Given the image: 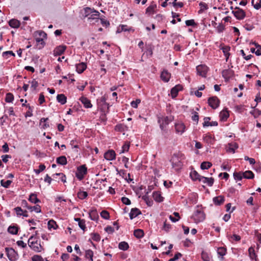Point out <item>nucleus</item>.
Here are the masks:
<instances>
[{"instance_id":"b1692460","label":"nucleus","mask_w":261,"mask_h":261,"mask_svg":"<svg viewBox=\"0 0 261 261\" xmlns=\"http://www.w3.org/2000/svg\"><path fill=\"white\" fill-rule=\"evenodd\" d=\"M20 23L19 21L16 19H12L9 21V25L13 28H18L20 26Z\"/></svg>"},{"instance_id":"a19ab883","label":"nucleus","mask_w":261,"mask_h":261,"mask_svg":"<svg viewBox=\"0 0 261 261\" xmlns=\"http://www.w3.org/2000/svg\"><path fill=\"white\" fill-rule=\"evenodd\" d=\"M85 256L86 258L89 259L90 261H93V252L91 250L88 249L86 250Z\"/></svg>"},{"instance_id":"4d7b16f0","label":"nucleus","mask_w":261,"mask_h":261,"mask_svg":"<svg viewBox=\"0 0 261 261\" xmlns=\"http://www.w3.org/2000/svg\"><path fill=\"white\" fill-rule=\"evenodd\" d=\"M185 23L187 26H197V23L195 22L194 19L187 20L186 21Z\"/></svg>"},{"instance_id":"69168bd1","label":"nucleus","mask_w":261,"mask_h":261,"mask_svg":"<svg viewBox=\"0 0 261 261\" xmlns=\"http://www.w3.org/2000/svg\"><path fill=\"white\" fill-rule=\"evenodd\" d=\"M30 83H31V88H33L34 90H35L36 88L38 86V82L36 81L35 79H34L32 81H29Z\"/></svg>"},{"instance_id":"0eeeda50","label":"nucleus","mask_w":261,"mask_h":261,"mask_svg":"<svg viewBox=\"0 0 261 261\" xmlns=\"http://www.w3.org/2000/svg\"><path fill=\"white\" fill-rule=\"evenodd\" d=\"M235 9H237V10L232 11V13L234 15V16L236 17L237 19H243L246 16L245 12L243 10L240 9L239 7H236Z\"/></svg>"},{"instance_id":"e2e57ef3","label":"nucleus","mask_w":261,"mask_h":261,"mask_svg":"<svg viewBox=\"0 0 261 261\" xmlns=\"http://www.w3.org/2000/svg\"><path fill=\"white\" fill-rule=\"evenodd\" d=\"M141 102L140 99H137L136 100H133L131 102V106L134 108H137L138 104Z\"/></svg>"},{"instance_id":"ddd939ff","label":"nucleus","mask_w":261,"mask_h":261,"mask_svg":"<svg viewBox=\"0 0 261 261\" xmlns=\"http://www.w3.org/2000/svg\"><path fill=\"white\" fill-rule=\"evenodd\" d=\"M171 77V74L169 73L167 70L164 69L161 74V78L164 82H168Z\"/></svg>"},{"instance_id":"423d86ee","label":"nucleus","mask_w":261,"mask_h":261,"mask_svg":"<svg viewBox=\"0 0 261 261\" xmlns=\"http://www.w3.org/2000/svg\"><path fill=\"white\" fill-rule=\"evenodd\" d=\"M220 100L217 96H212L208 99V105L213 109L217 108L220 105Z\"/></svg>"},{"instance_id":"7ed1b4c3","label":"nucleus","mask_w":261,"mask_h":261,"mask_svg":"<svg viewBox=\"0 0 261 261\" xmlns=\"http://www.w3.org/2000/svg\"><path fill=\"white\" fill-rule=\"evenodd\" d=\"M5 251L10 261H16L18 258L17 252L13 248H6Z\"/></svg>"},{"instance_id":"58836bf2","label":"nucleus","mask_w":261,"mask_h":261,"mask_svg":"<svg viewBox=\"0 0 261 261\" xmlns=\"http://www.w3.org/2000/svg\"><path fill=\"white\" fill-rule=\"evenodd\" d=\"M212 166V164L209 162H203L200 165V168L202 170L208 169Z\"/></svg>"},{"instance_id":"39448f33","label":"nucleus","mask_w":261,"mask_h":261,"mask_svg":"<svg viewBox=\"0 0 261 261\" xmlns=\"http://www.w3.org/2000/svg\"><path fill=\"white\" fill-rule=\"evenodd\" d=\"M172 120L171 117L166 116L164 118H159L158 122L160 123V127L163 132H165L166 129L164 128L168 125L170 121Z\"/></svg>"},{"instance_id":"ea45409f","label":"nucleus","mask_w":261,"mask_h":261,"mask_svg":"<svg viewBox=\"0 0 261 261\" xmlns=\"http://www.w3.org/2000/svg\"><path fill=\"white\" fill-rule=\"evenodd\" d=\"M221 49L224 53V56L226 57V60L227 61L230 55L229 51L230 50V48L229 46H226L223 47Z\"/></svg>"},{"instance_id":"3c124183","label":"nucleus","mask_w":261,"mask_h":261,"mask_svg":"<svg viewBox=\"0 0 261 261\" xmlns=\"http://www.w3.org/2000/svg\"><path fill=\"white\" fill-rule=\"evenodd\" d=\"M199 5L200 7V9L198 11L199 13H202L205 10H207L208 9V6H207V4L203 2H200L199 3Z\"/></svg>"},{"instance_id":"09e8293b","label":"nucleus","mask_w":261,"mask_h":261,"mask_svg":"<svg viewBox=\"0 0 261 261\" xmlns=\"http://www.w3.org/2000/svg\"><path fill=\"white\" fill-rule=\"evenodd\" d=\"M14 100V96L11 93H7L5 97V101L7 102H12Z\"/></svg>"},{"instance_id":"13d9d810","label":"nucleus","mask_w":261,"mask_h":261,"mask_svg":"<svg viewBox=\"0 0 261 261\" xmlns=\"http://www.w3.org/2000/svg\"><path fill=\"white\" fill-rule=\"evenodd\" d=\"M92 239L96 241V242H99L100 240V235L97 233H91Z\"/></svg>"},{"instance_id":"de8ad7c7","label":"nucleus","mask_w":261,"mask_h":261,"mask_svg":"<svg viewBox=\"0 0 261 261\" xmlns=\"http://www.w3.org/2000/svg\"><path fill=\"white\" fill-rule=\"evenodd\" d=\"M61 176L60 177V179H61V180L64 183L66 181V175L63 174V173H56V174H54L53 175V177L54 178L55 177V176Z\"/></svg>"},{"instance_id":"6e6d98bb","label":"nucleus","mask_w":261,"mask_h":261,"mask_svg":"<svg viewBox=\"0 0 261 261\" xmlns=\"http://www.w3.org/2000/svg\"><path fill=\"white\" fill-rule=\"evenodd\" d=\"M45 169V166L44 164H40L39 166V169H34V172L37 174H39L41 172L43 171Z\"/></svg>"},{"instance_id":"37998d69","label":"nucleus","mask_w":261,"mask_h":261,"mask_svg":"<svg viewBox=\"0 0 261 261\" xmlns=\"http://www.w3.org/2000/svg\"><path fill=\"white\" fill-rule=\"evenodd\" d=\"M8 231L11 234H16L18 232V228L15 226H10L8 228Z\"/></svg>"},{"instance_id":"5fc2aeb1","label":"nucleus","mask_w":261,"mask_h":261,"mask_svg":"<svg viewBox=\"0 0 261 261\" xmlns=\"http://www.w3.org/2000/svg\"><path fill=\"white\" fill-rule=\"evenodd\" d=\"M94 9H91L90 7H86L84 9L85 17H87L89 15H90L92 13V11Z\"/></svg>"},{"instance_id":"f3484780","label":"nucleus","mask_w":261,"mask_h":261,"mask_svg":"<svg viewBox=\"0 0 261 261\" xmlns=\"http://www.w3.org/2000/svg\"><path fill=\"white\" fill-rule=\"evenodd\" d=\"M89 217L91 220L97 221L99 218V216L96 209H92L89 212Z\"/></svg>"},{"instance_id":"c03bdc74","label":"nucleus","mask_w":261,"mask_h":261,"mask_svg":"<svg viewBox=\"0 0 261 261\" xmlns=\"http://www.w3.org/2000/svg\"><path fill=\"white\" fill-rule=\"evenodd\" d=\"M233 176L234 179L236 180H241L242 179L243 176V172H234L233 174Z\"/></svg>"},{"instance_id":"393cba45","label":"nucleus","mask_w":261,"mask_h":261,"mask_svg":"<svg viewBox=\"0 0 261 261\" xmlns=\"http://www.w3.org/2000/svg\"><path fill=\"white\" fill-rule=\"evenodd\" d=\"M57 100L61 105H64L67 102V97L63 94H58Z\"/></svg>"},{"instance_id":"72a5a7b5","label":"nucleus","mask_w":261,"mask_h":261,"mask_svg":"<svg viewBox=\"0 0 261 261\" xmlns=\"http://www.w3.org/2000/svg\"><path fill=\"white\" fill-rule=\"evenodd\" d=\"M36 41L37 43V45L38 46V48L39 49H41L44 47V46L45 45V42L43 41V38H36Z\"/></svg>"},{"instance_id":"052dcab7","label":"nucleus","mask_w":261,"mask_h":261,"mask_svg":"<svg viewBox=\"0 0 261 261\" xmlns=\"http://www.w3.org/2000/svg\"><path fill=\"white\" fill-rule=\"evenodd\" d=\"M201 258L203 261H210V258L207 253L202 251L201 253Z\"/></svg>"},{"instance_id":"c85d7f7f","label":"nucleus","mask_w":261,"mask_h":261,"mask_svg":"<svg viewBox=\"0 0 261 261\" xmlns=\"http://www.w3.org/2000/svg\"><path fill=\"white\" fill-rule=\"evenodd\" d=\"M248 252L249 256L251 259H254L255 261H258L257 255H256L254 249L252 247L249 248Z\"/></svg>"},{"instance_id":"c9c22d12","label":"nucleus","mask_w":261,"mask_h":261,"mask_svg":"<svg viewBox=\"0 0 261 261\" xmlns=\"http://www.w3.org/2000/svg\"><path fill=\"white\" fill-rule=\"evenodd\" d=\"M156 8V4H152L150 6H149L148 8L146 9V13L148 14H153L154 13V10Z\"/></svg>"},{"instance_id":"f8f14e48","label":"nucleus","mask_w":261,"mask_h":261,"mask_svg":"<svg viewBox=\"0 0 261 261\" xmlns=\"http://www.w3.org/2000/svg\"><path fill=\"white\" fill-rule=\"evenodd\" d=\"M104 158L108 161H113L116 158V153L113 150H109L104 154Z\"/></svg>"},{"instance_id":"8fccbe9b","label":"nucleus","mask_w":261,"mask_h":261,"mask_svg":"<svg viewBox=\"0 0 261 261\" xmlns=\"http://www.w3.org/2000/svg\"><path fill=\"white\" fill-rule=\"evenodd\" d=\"M77 195L78 198L81 199H84L88 196L87 192L84 191H79Z\"/></svg>"},{"instance_id":"412c9836","label":"nucleus","mask_w":261,"mask_h":261,"mask_svg":"<svg viewBox=\"0 0 261 261\" xmlns=\"http://www.w3.org/2000/svg\"><path fill=\"white\" fill-rule=\"evenodd\" d=\"M222 76L228 81L233 74V71L231 70H224L222 72Z\"/></svg>"},{"instance_id":"bf43d9fd","label":"nucleus","mask_w":261,"mask_h":261,"mask_svg":"<svg viewBox=\"0 0 261 261\" xmlns=\"http://www.w3.org/2000/svg\"><path fill=\"white\" fill-rule=\"evenodd\" d=\"M85 222H86L85 220L84 219H82V221L81 222H79V223H78L79 226L84 231H85L86 229Z\"/></svg>"},{"instance_id":"cd10ccee","label":"nucleus","mask_w":261,"mask_h":261,"mask_svg":"<svg viewBox=\"0 0 261 261\" xmlns=\"http://www.w3.org/2000/svg\"><path fill=\"white\" fill-rule=\"evenodd\" d=\"M243 176L246 179H253L254 177V173L250 170L243 172Z\"/></svg>"},{"instance_id":"a878e982","label":"nucleus","mask_w":261,"mask_h":261,"mask_svg":"<svg viewBox=\"0 0 261 261\" xmlns=\"http://www.w3.org/2000/svg\"><path fill=\"white\" fill-rule=\"evenodd\" d=\"M175 128L176 131L177 133H180L181 134L185 132V126L184 123H176L175 125Z\"/></svg>"},{"instance_id":"bb28decb","label":"nucleus","mask_w":261,"mask_h":261,"mask_svg":"<svg viewBox=\"0 0 261 261\" xmlns=\"http://www.w3.org/2000/svg\"><path fill=\"white\" fill-rule=\"evenodd\" d=\"M57 163L61 165H65L67 164V159L65 156L62 155L57 158Z\"/></svg>"},{"instance_id":"f704fd0d","label":"nucleus","mask_w":261,"mask_h":261,"mask_svg":"<svg viewBox=\"0 0 261 261\" xmlns=\"http://www.w3.org/2000/svg\"><path fill=\"white\" fill-rule=\"evenodd\" d=\"M118 248L120 250L125 251L128 249L129 245L126 242H121L118 245Z\"/></svg>"},{"instance_id":"1a4fd4ad","label":"nucleus","mask_w":261,"mask_h":261,"mask_svg":"<svg viewBox=\"0 0 261 261\" xmlns=\"http://www.w3.org/2000/svg\"><path fill=\"white\" fill-rule=\"evenodd\" d=\"M208 69V67L205 65H200L196 67L198 74L202 77L206 76Z\"/></svg>"},{"instance_id":"774afa93","label":"nucleus","mask_w":261,"mask_h":261,"mask_svg":"<svg viewBox=\"0 0 261 261\" xmlns=\"http://www.w3.org/2000/svg\"><path fill=\"white\" fill-rule=\"evenodd\" d=\"M181 256H182V254L180 253L177 252V253H176L175 254L173 258H170L168 261H176Z\"/></svg>"},{"instance_id":"338daca9","label":"nucleus","mask_w":261,"mask_h":261,"mask_svg":"<svg viewBox=\"0 0 261 261\" xmlns=\"http://www.w3.org/2000/svg\"><path fill=\"white\" fill-rule=\"evenodd\" d=\"M32 261H44L43 258L38 255H35L32 258Z\"/></svg>"},{"instance_id":"0e129e2a","label":"nucleus","mask_w":261,"mask_h":261,"mask_svg":"<svg viewBox=\"0 0 261 261\" xmlns=\"http://www.w3.org/2000/svg\"><path fill=\"white\" fill-rule=\"evenodd\" d=\"M122 202L127 205H129L131 204L130 200L127 197H123L121 198Z\"/></svg>"},{"instance_id":"20e7f679","label":"nucleus","mask_w":261,"mask_h":261,"mask_svg":"<svg viewBox=\"0 0 261 261\" xmlns=\"http://www.w3.org/2000/svg\"><path fill=\"white\" fill-rule=\"evenodd\" d=\"M194 220V222L196 223L203 221L205 218V215L203 212L200 210H197L193 215L192 216Z\"/></svg>"},{"instance_id":"2f4dec72","label":"nucleus","mask_w":261,"mask_h":261,"mask_svg":"<svg viewBox=\"0 0 261 261\" xmlns=\"http://www.w3.org/2000/svg\"><path fill=\"white\" fill-rule=\"evenodd\" d=\"M229 147L227 149L228 151L231 152L232 153L235 152V149L239 147L238 144L236 143H230L228 144Z\"/></svg>"},{"instance_id":"5701e85b","label":"nucleus","mask_w":261,"mask_h":261,"mask_svg":"<svg viewBox=\"0 0 261 261\" xmlns=\"http://www.w3.org/2000/svg\"><path fill=\"white\" fill-rule=\"evenodd\" d=\"M148 194H149V192H146L145 195L143 196L142 197V198L143 200H144L145 201L146 204L148 206H151L152 205V204L153 203V201L151 199H149V197L148 196Z\"/></svg>"},{"instance_id":"a211bd4d","label":"nucleus","mask_w":261,"mask_h":261,"mask_svg":"<svg viewBox=\"0 0 261 261\" xmlns=\"http://www.w3.org/2000/svg\"><path fill=\"white\" fill-rule=\"evenodd\" d=\"M190 176L191 178V179L193 181L198 180L199 181H201V177H202V176L200 175L196 171L193 170L191 172L190 174Z\"/></svg>"},{"instance_id":"603ef678","label":"nucleus","mask_w":261,"mask_h":261,"mask_svg":"<svg viewBox=\"0 0 261 261\" xmlns=\"http://www.w3.org/2000/svg\"><path fill=\"white\" fill-rule=\"evenodd\" d=\"M100 216L106 220H108L110 218V214L109 212L106 210H103L100 213Z\"/></svg>"},{"instance_id":"c756f323","label":"nucleus","mask_w":261,"mask_h":261,"mask_svg":"<svg viewBox=\"0 0 261 261\" xmlns=\"http://www.w3.org/2000/svg\"><path fill=\"white\" fill-rule=\"evenodd\" d=\"M29 200L31 202L35 204H36L37 203L40 202V200L37 197V195L34 193H32L30 194Z\"/></svg>"},{"instance_id":"f03ea898","label":"nucleus","mask_w":261,"mask_h":261,"mask_svg":"<svg viewBox=\"0 0 261 261\" xmlns=\"http://www.w3.org/2000/svg\"><path fill=\"white\" fill-rule=\"evenodd\" d=\"M87 173V168L86 165H83L77 167L75 176L79 180H82Z\"/></svg>"},{"instance_id":"4c0bfd02","label":"nucleus","mask_w":261,"mask_h":261,"mask_svg":"<svg viewBox=\"0 0 261 261\" xmlns=\"http://www.w3.org/2000/svg\"><path fill=\"white\" fill-rule=\"evenodd\" d=\"M47 224H48V228L49 229H51V228H53L54 229H56L58 227V225H57L56 221L53 219L50 220L48 222Z\"/></svg>"},{"instance_id":"864d4df0","label":"nucleus","mask_w":261,"mask_h":261,"mask_svg":"<svg viewBox=\"0 0 261 261\" xmlns=\"http://www.w3.org/2000/svg\"><path fill=\"white\" fill-rule=\"evenodd\" d=\"M192 114H193L192 116V120L195 122L196 124H198L199 120V115L198 113L196 112L193 111Z\"/></svg>"},{"instance_id":"dca6fc26","label":"nucleus","mask_w":261,"mask_h":261,"mask_svg":"<svg viewBox=\"0 0 261 261\" xmlns=\"http://www.w3.org/2000/svg\"><path fill=\"white\" fill-rule=\"evenodd\" d=\"M80 100L81 102L84 105V106L86 108H91L92 107V105L91 101L87 97L82 96L80 98Z\"/></svg>"},{"instance_id":"4468645a","label":"nucleus","mask_w":261,"mask_h":261,"mask_svg":"<svg viewBox=\"0 0 261 261\" xmlns=\"http://www.w3.org/2000/svg\"><path fill=\"white\" fill-rule=\"evenodd\" d=\"M141 214V212L139 208H133L131 209L130 212L129 214V218L132 220Z\"/></svg>"},{"instance_id":"6e6552de","label":"nucleus","mask_w":261,"mask_h":261,"mask_svg":"<svg viewBox=\"0 0 261 261\" xmlns=\"http://www.w3.org/2000/svg\"><path fill=\"white\" fill-rule=\"evenodd\" d=\"M170 162L172 163V167L173 168H176V170L180 169L182 166V163L179 160L177 156L175 154L171 159Z\"/></svg>"},{"instance_id":"79ce46f5","label":"nucleus","mask_w":261,"mask_h":261,"mask_svg":"<svg viewBox=\"0 0 261 261\" xmlns=\"http://www.w3.org/2000/svg\"><path fill=\"white\" fill-rule=\"evenodd\" d=\"M100 15V13L98 11L93 10L92 11V13L90 14V16L88 17L89 19H98V17Z\"/></svg>"},{"instance_id":"9b49d317","label":"nucleus","mask_w":261,"mask_h":261,"mask_svg":"<svg viewBox=\"0 0 261 261\" xmlns=\"http://www.w3.org/2000/svg\"><path fill=\"white\" fill-rule=\"evenodd\" d=\"M66 46L65 45H59L56 47L53 51V55L54 56H58L63 54L65 49Z\"/></svg>"},{"instance_id":"473e14b6","label":"nucleus","mask_w":261,"mask_h":261,"mask_svg":"<svg viewBox=\"0 0 261 261\" xmlns=\"http://www.w3.org/2000/svg\"><path fill=\"white\" fill-rule=\"evenodd\" d=\"M144 234L143 230L140 229H136L134 231V235L138 239L142 238Z\"/></svg>"},{"instance_id":"4be33fe9","label":"nucleus","mask_w":261,"mask_h":261,"mask_svg":"<svg viewBox=\"0 0 261 261\" xmlns=\"http://www.w3.org/2000/svg\"><path fill=\"white\" fill-rule=\"evenodd\" d=\"M86 64L84 62H82L80 64L76 65V69L79 73H81L83 72L86 69Z\"/></svg>"},{"instance_id":"e433bc0d","label":"nucleus","mask_w":261,"mask_h":261,"mask_svg":"<svg viewBox=\"0 0 261 261\" xmlns=\"http://www.w3.org/2000/svg\"><path fill=\"white\" fill-rule=\"evenodd\" d=\"M28 209L31 212L34 211L37 213L41 212V206L38 204H36L33 206H30L29 207H28Z\"/></svg>"},{"instance_id":"7c9ffc66","label":"nucleus","mask_w":261,"mask_h":261,"mask_svg":"<svg viewBox=\"0 0 261 261\" xmlns=\"http://www.w3.org/2000/svg\"><path fill=\"white\" fill-rule=\"evenodd\" d=\"M220 116L221 120L225 121L229 117V113L227 110H223L220 112Z\"/></svg>"},{"instance_id":"2eb2a0df","label":"nucleus","mask_w":261,"mask_h":261,"mask_svg":"<svg viewBox=\"0 0 261 261\" xmlns=\"http://www.w3.org/2000/svg\"><path fill=\"white\" fill-rule=\"evenodd\" d=\"M213 201L216 205H221L224 202L225 198L223 196L220 195L214 197Z\"/></svg>"},{"instance_id":"aec40b11","label":"nucleus","mask_w":261,"mask_h":261,"mask_svg":"<svg viewBox=\"0 0 261 261\" xmlns=\"http://www.w3.org/2000/svg\"><path fill=\"white\" fill-rule=\"evenodd\" d=\"M152 196L154 200L158 202H162L164 200V197L161 196V192L159 191L153 192Z\"/></svg>"},{"instance_id":"680f3d73","label":"nucleus","mask_w":261,"mask_h":261,"mask_svg":"<svg viewBox=\"0 0 261 261\" xmlns=\"http://www.w3.org/2000/svg\"><path fill=\"white\" fill-rule=\"evenodd\" d=\"M203 120H204V122L203 123V127L209 126L210 123L211 122H210V120H211V117H205L204 118Z\"/></svg>"},{"instance_id":"a18cd8bd","label":"nucleus","mask_w":261,"mask_h":261,"mask_svg":"<svg viewBox=\"0 0 261 261\" xmlns=\"http://www.w3.org/2000/svg\"><path fill=\"white\" fill-rule=\"evenodd\" d=\"M226 250L224 247H219L217 249V253L219 255L223 258V256L225 255Z\"/></svg>"},{"instance_id":"9d476101","label":"nucleus","mask_w":261,"mask_h":261,"mask_svg":"<svg viewBox=\"0 0 261 261\" xmlns=\"http://www.w3.org/2000/svg\"><path fill=\"white\" fill-rule=\"evenodd\" d=\"M182 90V86L181 85L178 84L173 87L171 90V96L172 98H175L178 95L179 91Z\"/></svg>"},{"instance_id":"49530a36","label":"nucleus","mask_w":261,"mask_h":261,"mask_svg":"<svg viewBox=\"0 0 261 261\" xmlns=\"http://www.w3.org/2000/svg\"><path fill=\"white\" fill-rule=\"evenodd\" d=\"M12 182V181L10 180H8L5 181L4 179H2L1 180V185L2 186L5 188H8L11 184Z\"/></svg>"},{"instance_id":"6ab92c4d","label":"nucleus","mask_w":261,"mask_h":261,"mask_svg":"<svg viewBox=\"0 0 261 261\" xmlns=\"http://www.w3.org/2000/svg\"><path fill=\"white\" fill-rule=\"evenodd\" d=\"M201 181L204 184H207L209 187H212L214 182V179L213 177H206L203 176L201 177Z\"/></svg>"},{"instance_id":"f257e3e1","label":"nucleus","mask_w":261,"mask_h":261,"mask_svg":"<svg viewBox=\"0 0 261 261\" xmlns=\"http://www.w3.org/2000/svg\"><path fill=\"white\" fill-rule=\"evenodd\" d=\"M33 239H35L34 236H32L28 240V245L30 248L36 252H39L41 251L42 247L40 243H38L37 241H32Z\"/></svg>"}]
</instances>
